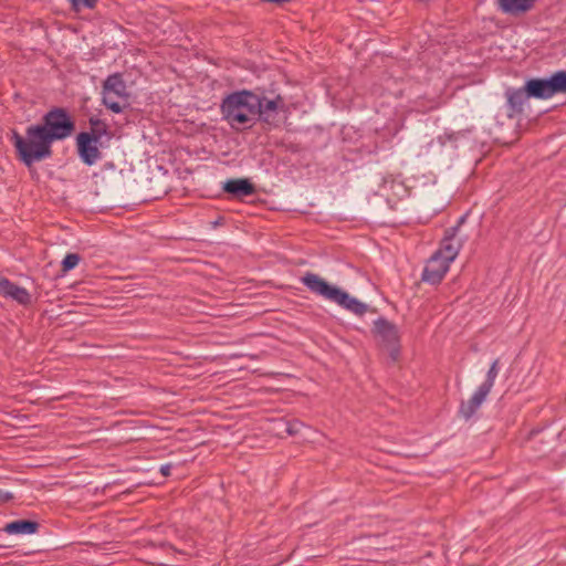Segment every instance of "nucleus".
Instances as JSON below:
<instances>
[{"label":"nucleus","mask_w":566,"mask_h":566,"mask_svg":"<svg viewBox=\"0 0 566 566\" xmlns=\"http://www.w3.org/2000/svg\"><path fill=\"white\" fill-rule=\"evenodd\" d=\"M75 132V120L64 107L54 106L48 111L41 123L27 127L25 137L12 129L11 142L17 158L28 168L34 163L53 155L54 142L64 140Z\"/></svg>","instance_id":"nucleus-1"},{"label":"nucleus","mask_w":566,"mask_h":566,"mask_svg":"<svg viewBox=\"0 0 566 566\" xmlns=\"http://www.w3.org/2000/svg\"><path fill=\"white\" fill-rule=\"evenodd\" d=\"M260 107V95L250 90H239L227 94L220 104L222 119L237 132L255 125V111Z\"/></svg>","instance_id":"nucleus-2"},{"label":"nucleus","mask_w":566,"mask_h":566,"mask_svg":"<svg viewBox=\"0 0 566 566\" xmlns=\"http://www.w3.org/2000/svg\"><path fill=\"white\" fill-rule=\"evenodd\" d=\"M301 282L312 293L336 303L342 308L347 310L358 316H363L367 312L376 313L375 307H370L360 300L352 296L348 292L337 285L331 284L316 273L306 272Z\"/></svg>","instance_id":"nucleus-3"},{"label":"nucleus","mask_w":566,"mask_h":566,"mask_svg":"<svg viewBox=\"0 0 566 566\" xmlns=\"http://www.w3.org/2000/svg\"><path fill=\"white\" fill-rule=\"evenodd\" d=\"M102 95V104L115 114H120L130 106V93L122 73H113L103 81Z\"/></svg>","instance_id":"nucleus-4"},{"label":"nucleus","mask_w":566,"mask_h":566,"mask_svg":"<svg viewBox=\"0 0 566 566\" xmlns=\"http://www.w3.org/2000/svg\"><path fill=\"white\" fill-rule=\"evenodd\" d=\"M371 334L388 353L390 360L397 363L401 354V337L397 325L380 316L374 322Z\"/></svg>","instance_id":"nucleus-5"},{"label":"nucleus","mask_w":566,"mask_h":566,"mask_svg":"<svg viewBox=\"0 0 566 566\" xmlns=\"http://www.w3.org/2000/svg\"><path fill=\"white\" fill-rule=\"evenodd\" d=\"M287 112L289 106L282 95L276 94L273 98L260 95V107L259 111H255V124L260 122L269 128H276L281 124L279 114Z\"/></svg>","instance_id":"nucleus-6"},{"label":"nucleus","mask_w":566,"mask_h":566,"mask_svg":"<svg viewBox=\"0 0 566 566\" xmlns=\"http://www.w3.org/2000/svg\"><path fill=\"white\" fill-rule=\"evenodd\" d=\"M532 78H527L520 88L506 87L504 95L506 97V116L510 119H521L524 114V105L530 98L538 99V96L532 91Z\"/></svg>","instance_id":"nucleus-7"},{"label":"nucleus","mask_w":566,"mask_h":566,"mask_svg":"<svg viewBox=\"0 0 566 566\" xmlns=\"http://www.w3.org/2000/svg\"><path fill=\"white\" fill-rule=\"evenodd\" d=\"M531 78L533 82L531 88L538 96V99H548L557 94H566L565 70L556 71L547 77Z\"/></svg>","instance_id":"nucleus-8"},{"label":"nucleus","mask_w":566,"mask_h":566,"mask_svg":"<svg viewBox=\"0 0 566 566\" xmlns=\"http://www.w3.org/2000/svg\"><path fill=\"white\" fill-rule=\"evenodd\" d=\"M75 144L77 155L86 166H93L101 158L98 145L102 143L94 139L92 134H77Z\"/></svg>","instance_id":"nucleus-9"},{"label":"nucleus","mask_w":566,"mask_h":566,"mask_svg":"<svg viewBox=\"0 0 566 566\" xmlns=\"http://www.w3.org/2000/svg\"><path fill=\"white\" fill-rule=\"evenodd\" d=\"M222 191L231 199L242 200L258 192L256 186L250 178H228L222 182Z\"/></svg>","instance_id":"nucleus-10"},{"label":"nucleus","mask_w":566,"mask_h":566,"mask_svg":"<svg viewBox=\"0 0 566 566\" xmlns=\"http://www.w3.org/2000/svg\"><path fill=\"white\" fill-rule=\"evenodd\" d=\"M0 296L6 300L14 301L23 307L32 305V295L30 292L3 275H0Z\"/></svg>","instance_id":"nucleus-11"},{"label":"nucleus","mask_w":566,"mask_h":566,"mask_svg":"<svg viewBox=\"0 0 566 566\" xmlns=\"http://www.w3.org/2000/svg\"><path fill=\"white\" fill-rule=\"evenodd\" d=\"M459 231V226H453L444 230V235L440 241L439 249L433 253L438 258H443L444 261L451 263L461 249V243H454L455 235Z\"/></svg>","instance_id":"nucleus-12"},{"label":"nucleus","mask_w":566,"mask_h":566,"mask_svg":"<svg viewBox=\"0 0 566 566\" xmlns=\"http://www.w3.org/2000/svg\"><path fill=\"white\" fill-rule=\"evenodd\" d=\"M449 268L450 263L444 261L443 258H438L432 254L422 271L421 280L431 285H438L446 276Z\"/></svg>","instance_id":"nucleus-13"},{"label":"nucleus","mask_w":566,"mask_h":566,"mask_svg":"<svg viewBox=\"0 0 566 566\" xmlns=\"http://www.w3.org/2000/svg\"><path fill=\"white\" fill-rule=\"evenodd\" d=\"M537 0H495L497 10L511 17H522L535 8Z\"/></svg>","instance_id":"nucleus-14"},{"label":"nucleus","mask_w":566,"mask_h":566,"mask_svg":"<svg viewBox=\"0 0 566 566\" xmlns=\"http://www.w3.org/2000/svg\"><path fill=\"white\" fill-rule=\"evenodd\" d=\"M491 390L486 387L480 385L476 391L468 401H462L459 407V416L465 420H470L478 409L481 407L482 402L485 400Z\"/></svg>","instance_id":"nucleus-15"},{"label":"nucleus","mask_w":566,"mask_h":566,"mask_svg":"<svg viewBox=\"0 0 566 566\" xmlns=\"http://www.w3.org/2000/svg\"><path fill=\"white\" fill-rule=\"evenodd\" d=\"M40 523L33 520H17L7 523L3 532L10 535H31L39 531Z\"/></svg>","instance_id":"nucleus-16"},{"label":"nucleus","mask_w":566,"mask_h":566,"mask_svg":"<svg viewBox=\"0 0 566 566\" xmlns=\"http://www.w3.org/2000/svg\"><path fill=\"white\" fill-rule=\"evenodd\" d=\"M88 123L91 125L90 132H81L80 134H92L94 139L101 142L102 137L104 135L109 136L108 126L106 123L99 118L91 117L88 119Z\"/></svg>","instance_id":"nucleus-17"},{"label":"nucleus","mask_w":566,"mask_h":566,"mask_svg":"<svg viewBox=\"0 0 566 566\" xmlns=\"http://www.w3.org/2000/svg\"><path fill=\"white\" fill-rule=\"evenodd\" d=\"M81 259L82 258L78 253H67L61 262V272L65 274L75 269Z\"/></svg>","instance_id":"nucleus-18"},{"label":"nucleus","mask_w":566,"mask_h":566,"mask_svg":"<svg viewBox=\"0 0 566 566\" xmlns=\"http://www.w3.org/2000/svg\"><path fill=\"white\" fill-rule=\"evenodd\" d=\"M73 12L78 13L83 9L93 10L96 8L98 0H67Z\"/></svg>","instance_id":"nucleus-19"},{"label":"nucleus","mask_w":566,"mask_h":566,"mask_svg":"<svg viewBox=\"0 0 566 566\" xmlns=\"http://www.w3.org/2000/svg\"><path fill=\"white\" fill-rule=\"evenodd\" d=\"M499 363H500V359L496 358L491 367L489 368L488 373H486V377H485V380L481 384L483 387H486L489 390L492 389L493 385H494V381H495V378L499 374Z\"/></svg>","instance_id":"nucleus-20"},{"label":"nucleus","mask_w":566,"mask_h":566,"mask_svg":"<svg viewBox=\"0 0 566 566\" xmlns=\"http://www.w3.org/2000/svg\"><path fill=\"white\" fill-rule=\"evenodd\" d=\"M282 424L284 426V432L289 436H296L300 433L301 428L303 427V423L297 420H290V421H283Z\"/></svg>","instance_id":"nucleus-21"},{"label":"nucleus","mask_w":566,"mask_h":566,"mask_svg":"<svg viewBox=\"0 0 566 566\" xmlns=\"http://www.w3.org/2000/svg\"><path fill=\"white\" fill-rule=\"evenodd\" d=\"M101 170L103 172L113 174L116 170V165L113 161H107L102 166Z\"/></svg>","instance_id":"nucleus-22"},{"label":"nucleus","mask_w":566,"mask_h":566,"mask_svg":"<svg viewBox=\"0 0 566 566\" xmlns=\"http://www.w3.org/2000/svg\"><path fill=\"white\" fill-rule=\"evenodd\" d=\"M11 500H13V494L11 492L0 490V504L8 503Z\"/></svg>","instance_id":"nucleus-23"},{"label":"nucleus","mask_w":566,"mask_h":566,"mask_svg":"<svg viewBox=\"0 0 566 566\" xmlns=\"http://www.w3.org/2000/svg\"><path fill=\"white\" fill-rule=\"evenodd\" d=\"M172 465L170 463L160 467L159 472L163 476H169Z\"/></svg>","instance_id":"nucleus-24"},{"label":"nucleus","mask_w":566,"mask_h":566,"mask_svg":"<svg viewBox=\"0 0 566 566\" xmlns=\"http://www.w3.org/2000/svg\"><path fill=\"white\" fill-rule=\"evenodd\" d=\"M465 220V217L462 216L459 220H458V223L455 226H459V228L461 227V224L464 222Z\"/></svg>","instance_id":"nucleus-25"},{"label":"nucleus","mask_w":566,"mask_h":566,"mask_svg":"<svg viewBox=\"0 0 566 566\" xmlns=\"http://www.w3.org/2000/svg\"><path fill=\"white\" fill-rule=\"evenodd\" d=\"M539 432H541L539 430H532V431H531V433H530V436H531V438H532V437H534V436L538 434Z\"/></svg>","instance_id":"nucleus-26"}]
</instances>
